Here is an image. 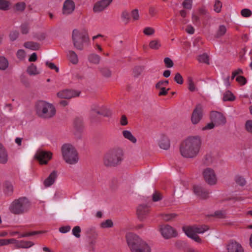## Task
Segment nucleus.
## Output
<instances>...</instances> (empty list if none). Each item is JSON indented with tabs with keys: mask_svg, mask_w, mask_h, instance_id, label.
<instances>
[{
	"mask_svg": "<svg viewBox=\"0 0 252 252\" xmlns=\"http://www.w3.org/2000/svg\"><path fill=\"white\" fill-rule=\"evenodd\" d=\"M201 145L202 140L200 136L198 135L189 136L181 143L180 153L185 158H194L200 153Z\"/></svg>",
	"mask_w": 252,
	"mask_h": 252,
	"instance_id": "nucleus-1",
	"label": "nucleus"
},
{
	"mask_svg": "<svg viewBox=\"0 0 252 252\" xmlns=\"http://www.w3.org/2000/svg\"><path fill=\"white\" fill-rule=\"evenodd\" d=\"M126 239L131 252H151L149 246L136 235L128 233Z\"/></svg>",
	"mask_w": 252,
	"mask_h": 252,
	"instance_id": "nucleus-2",
	"label": "nucleus"
},
{
	"mask_svg": "<svg viewBox=\"0 0 252 252\" xmlns=\"http://www.w3.org/2000/svg\"><path fill=\"white\" fill-rule=\"evenodd\" d=\"M123 160V150L120 148H115L104 155L103 163L106 166H116L121 164Z\"/></svg>",
	"mask_w": 252,
	"mask_h": 252,
	"instance_id": "nucleus-3",
	"label": "nucleus"
},
{
	"mask_svg": "<svg viewBox=\"0 0 252 252\" xmlns=\"http://www.w3.org/2000/svg\"><path fill=\"white\" fill-rule=\"evenodd\" d=\"M61 152L63 160L68 164H75L79 160L78 154L71 144L66 143L62 145Z\"/></svg>",
	"mask_w": 252,
	"mask_h": 252,
	"instance_id": "nucleus-4",
	"label": "nucleus"
},
{
	"mask_svg": "<svg viewBox=\"0 0 252 252\" xmlns=\"http://www.w3.org/2000/svg\"><path fill=\"white\" fill-rule=\"evenodd\" d=\"M37 115L43 118H50L56 114V109L51 103L45 101H39L36 104Z\"/></svg>",
	"mask_w": 252,
	"mask_h": 252,
	"instance_id": "nucleus-5",
	"label": "nucleus"
},
{
	"mask_svg": "<svg viewBox=\"0 0 252 252\" xmlns=\"http://www.w3.org/2000/svg\"><path fill=\"white\" fill-rule=\"evenodd\" d=\"M30 207V203L26 197L15 199L10 204L9 210L12 213L20 215L27 212Z\"/></svg>",
	"mask_w": 252,
	"mask_h": 252,
	"instance_id": "nucleus-6",
	"label": "nucleus"
},
{
	"mask_svg": "<svg viewBox=\"0 0 252 252\" xmlns=\"http://www.w3.org/2000/svg\"><path fill=\"white\" fill-rule=\"evenodd\" d=\"M72 39L74 47L79 50H82L84 49V44L89 42L88 32L85 30H73Z\"/></svg>",
	"mask_w": 252,
	"mask_h": 252,
	"instance_id": "nucleus-7",
	"label": "nucleus"
},
{
	"mask_svg": "<svg viewBox=\"0 0 252 252\" xmlns=\"http://www.w3.org/2000/svg\"><path fill=\"white\" fill-rule=\"evenodd\" d=\"M208 229L209 227L207 225L185 226L183 227L184 232L188 237L199 243H201L202 241L197 234H202Z\"/></svg>",
	"mask_w": 252,
	"mask_h": 252,
	"instance_id": "nucleus-8",
	"label": "nucleus"
},
{
	"mask_svg": "<svg viewBox=\"0 0 252 252\" xmlns=\"http://www.w3.org/2000/svg\"><path fill=\"white\" fill-rule=\"evenodd\" d=\"M202 176L204 181L210 186L215 185L218 182L216 174L211 168L207 167L202 172Z\"/></svg>",
	"mask_w": 252,
	"mask_h": 252,
	"instance_id": "nucleus-9",
	"label": "nucleus"
},
{
	"mask_svg": "<svg viewBox=\"0 0 252 252\" xmlns=\"http://www.w3.org/2000/svg\"><path fill=\"white\" fill-rule=\"evenodd\" d=\"M53 153L50 151L39 150L35 155V158L41 164H47L52 158Z\"/></svg>",
	"mask_w": 252,
	"mask_h": 252,
	"instance_id": "nucleus-10",
	"label": "nucleus"
},
{
	"mask_svg": "<svg viewBox=\"0 0 252 252\" xmlns=\"http://www.w3.org/2000/svg\"><path fill=\"white\" fill-rule=\"evenodd\" d=\"M203 117V108L201 104H197L193 110L191 121L193 125H196L199 123Z\"/></svg>",
	"mask_w": 252,
	"mask_h": 252,
	"instance_id": "nucleus-11",
	"label": "nucleus"
},
{
	"mask_svg": "<svg viewBox=\"0 0 252 252\" xmlns=\"http://www.w3.org/2000/svg\"><path fill=\"white\" fill-rule=\"evenodd\" d=\"M80 92L65 89L59 92L57 95L60 98L70 99L79 95Z\"/></svg>",
	"mask_w": 252,
	"mask_h": 252,
	"instance_id": "nucleus-12",
	"label": "nucleus"
},
{
	"mask_svg": "<svg viewBox=\"0 0 252 252\" xmlns=\"http://www.w3.org/2000/svg\"><path fill=\"white\" fill-rule=\"evenodd\" d=\"M160 231L162 236L165 239H169L176 236L175 231L169 225L161 226Z\"/></svg>",
	"mask_w": 252,
	"mask_h": 252,
	"instance_id": "nucleus-13",
	"label": "nucleus"
},
{
	"mask_svg": "<svg viewBox=\"0 0 252 252\" xmlns=\"http://www.w3.org/2000/svg\"><path fill=\"white\" fill-rule=\"evenodd\" d=\"M193 192L194 194L199 197L205 199L208 196V191L203 187L195 185L193 186Z\"/></svg>",
	"mask_w": 252,
	"mask_h": 252,
	"instance_id": "nucleus-14",
	"label": "nucleus"
},
{
	"mask_svg": "<svg viewBox=\"0 0 252 252\" xmlns=\"http://www.w3.org/2000/svg\"><path fill=\"white\" fill-rule=\"evenodd\" d=\"M113 0H102L95 3L94 10L95 12H98L103 10Z\"/></svg>",
	"mask_w": 252,
	"mask_h": 252,
	"instance_id": "nucleus-15",
	"label": "nucleus"
},
{
	"mask_svg": "<svg viewBox=\"0 0 252 252\" xmlns=\"http://www.w3.org/2000/svg\"><path fill=\"white\" fill-rule=\"evenodd\" d=\"M75 4L72 0H66L63 5V13L65 15L71 14L74 10Z\"/></svg>",
	"mask_w": 252,
	"mask_h": 252,
	"instance_id": "nucleus-16",
	"label": "nucleus"
},
{
	"mask_svg": "<svg viewBox=\"0 0 252 252\" xmlns=\"http://www.w3.org/2000/svg\"><path fill=\"white\" fill-rule=\"evenodd\" d=\"M149 209L148 206L146 205H140L137 209V215L139 219L143 220L148 215Z\"/></svg>",
	"mask_w": 252,
	"mask_h": 252,
	"instance_id": "nucleus-17",
	"label": "nucleus"
},
{
	"mask_svg": "<svg viewBox=\"0 0 252 252\" xmlns=\"http://www.w3.org/2000/svg\"><path fill=\"white\" fill-rule=\"evenodd\" d=\"M158 144L161 149L166 150L170 147V141L167 136L161 134L158 140Z\"/></svg>",
	"mask_w": 252,
	"mask_h": 252,
	"instance_id": "nucleus-18",
	"label": "nucleus"
},
{
	"mask_svg": "<svg viewBox=\"0 0 252 252\" xmlns=\"http://www.w3.org/2000/svg\"><path fill=\"white\" fill-rule=\"evenodd\" d=\"M58 177L57 172L53 171L49 176L44 180V185L45 187H49L55 183Z\"/></svg>",
	"mask_w": 252,
	"mask_h": 252,
	"instance_id": "nucleus-19",
	"label": "nucleus"
},
{
	"mask_svg": "<svg viewBox=\"0 0 252 252\" xmlns=\"http://www.w3.org/2000/svg\"><path fill=\"white\" fill-rule=\"evenodd\" d=\"M211 119L212 121L218 124H224L225 123L224 116L220 112H212L211 114Z\"/></svg>",
	"mask_w": 252,
	"mask_h": 252,
	"instance_id": "nucleus-20",
	"label": "nucleus"
},
{
	"mask_svg": "<svg viewBox=\"0 0 252 252\" xmlns=\"http://www.w3.org/2000/svg\"><path fill=\"white\" fill-rule=\"evenodd\" d=\"M8 161V154L5 147L0 143V163L5 164Z\"/></svg>",
	"mask_w": 252,
	"mask_h": 252,
	"instance_id": "nucleus-21",
	"label": "nucleus"
},
{
	"mask_svg": "<svg viewBox=\"0 0 252 252\" xmlns=\"http://www.w3.org/2000/svg\"><path fill=\"white\" fill-rule=\"evenodd\" d=\"M88 60L90 63L97 65L99 63L101 57L95 53H91L88 55Z\"/></svg>",
	"mask_w": 252,
	"mask_h": 252,
	"instance_id": "nucleus-22",
	"label": "nucleus"
},
{
	"mask_svg": "<svg viewBox=\"0 0 252 252\" xmlns=\"http://www.w3.org/2000/svg\"><path fill=\"white\" fill-rule=\"evenodd\" d=\"M122 135L123 137L127 140L130 141L131 143L135 144L137 142L136 138L133 135L132 133L128 130H124L122 131Z\"/></svg>",
	"mask_w": 252,
	"mask_h": 252,
	"instance_id": "nucleus-23",
	"label": "nucleus"
},
{
	"mask_svg": "<svg viewBox=\"0 0 252 252\" xmlns=\"http://www.w3.org/2000/svg\"><path fill=\"white\" fill-rule=\"evenodd\" d=\"M34 245V243L31 241H18L17 244L16 246L17 249H27L31 248Z\"/></svg>",
	"mask_w": 252,
	"mask_h": 252,
	"instance_id": "nucleus-24",
	"label": "nucleus"
},
{
	"mask_svg": "<svg viewBox=\"0 0 252 252\" xmlns=\"http://www.w3.org/2000/svg\"><path fill=\"white\" fill-rule=\"evenodd\" d=\"M74 127L76 132L80 133L82 132L83 128L82 121L81 119L77 118L74 122Z\"/></svg>",
	"mask_w": 252,
	"mask_h": 252,
	"instance_id": "nucleus-25",
	"label": "nucleus"
},
{
	"mask_svg": "<svg viewBox=\"0 0 252 252\" xmlns=\"http://www.w3.org/2000/svg\"><path fill=\"white\" fill-rule=\"evenodd\" d=\"M67 57L69 61L74 64H76L78 62L77 54L73 51H69L67 54Z\"/></svg>",
	"mask_w": 252,
	"mask_h": 252,
	"instance_id": "nucleus-26",
	"label": "nucleus"
},
{
	"mask_svg": "<svg viewBox=\"0 0 252 252\" xmlns=\"http://www.w3.org/2000/svg\"><path fill=\"white\" fill-rule=\"evenodd\" d=\"M214 160L215 158L211 154H207L203 159V163L205 165L208 166L213 163Z\"/></svg>",
	"mask_w": 252,
	"mask_h": 252,
	"instance_id": "nucleus-27",
	"label": "nucleus"
},
{
	"mask_svg": "<svg viewBox=\"0 0 252 252\" xmlns=\"http://www.w3.org/2000/svg\"><path fill=\"white\" fill-rule=\"evenodd\" d=\"M149 46L153 50H158L161 46L160 41L158 39H153L150 41Z\"/></svg>",
	"mask_w": 252,
	"mask_h": 252,
	"instance_id": "nucleus-28",
	"label": "nucleus"
},
{
	"mask_svg": "<svg viewBox=\"0 0 252 252\" xmlns=\"http://www.w3.org/2000/svg\"><path fill=\"white\" fill-rule=\"evenodd\" d=\"M27 72L29 74L32 75H36L40 73V71L38 70L37 67L33 63L28 67Z\"/></svg>",
	"mask_w": 252,
	"mask_h": 252,
	"instance_id": "nucleus-29",
	"label": "nucleus"
},
{
	"mask_svg": "<svg viewBox=\"0 0 252 252\" xmlns=\"http://www.w3.org/2000/svg\"><path fill=\"white\" fill-rule=\"evenodd\" d=\"M4 191L7 195H10L13 192V186L9 182H5L4 185Z\"/></svg>",
	"mask_w": 252,
	"mask_h": 252,
	"instance_id": "nucleus-30",
	"label": "nucleus"
},
{
	"mask_svg": "<svg viewBox=\"0 0 252 252\" xmlns=\"http://www.w3.org/2000/svg\"><path fill=\"white\" fill-rule=\"evenodd\" d=\"M24 46L25 48L30 49L32 50H37L39 48L38 44L32 41L25 42Z\"/></svg>",
	"mask_w": 252,
	"mask_h": 252,
	"instance_id": "nucleus-31",
	"label": "nucleus"
},
{
	"mask_svg": "<svg viewBox=\"0 0 252 252\" xmlns=\"http://www.w3.org/2000/svg\"><path fill=\"white\" fill-rule=\"evenodd\" d=\"M112 111L110 109L105 107L102 106L100 107L99 115L104 117H109L112 115Z\"/></svg>",
	"mask_w": 252,
	"mask_h": 252,
	"instance_id": "nucleus-32",
	"label": "nucleus"
},
{
	"mask_svg": "<svg viewBox=\"0 0 252 252\" xmlns=\"http://www.w3.org/2000/svg\"><path fill=\"white\" fill-rule=\"evenodd\" d=\"M100 107L96 105H93L91 108V118L94 120L95 119V114L99 115Z\"/></svg>",
	"mask_w": 252,
	"mask_h": 252,
	"instance_id": "nucleus-33",
	"label": "nucleus"
},
{
	"mask_svg": "<svg viewBox=\"0 0 252 252\" xmlns=\"http://www.w3.org/2000/svg\"><path fill=\"white\" fill-rule=\"evenodd\" d=\"M8 62L7 60L3 56H0V69L4 70L8 66Z\"/></svg>",
	"mask_w": 252,
	"mask_h": 252,
	"instance_id": "nucleus-34",
	"label": "nucleus"
},
{
	"mask_svg": "<svg viewBox=\"0 0 252 252\" xmlns=\"http://www.w3.org/2000/svg\"><path fill=\"white\" fill-rule=\"evenodd\" d=\"M178 215L175 213L163 214L161 215L162 219L165 221H171L177 217Z\"/></svg>",
	"mask_w": 252,
	"mask_h": 252,
	"instance_id": "nucleus-35",
	"label": "nucleus"
},
{
	"mask_svg": "<svg viewBox=\"0 0 252 252\" xmlns=\"http://www.w3.org/2000/svg\"><path fill=\"white\" fill-rule=\"evenodd\" d=\"M246 184L247 181L244 177L242 176L237 177V187H239L241 189H244Z\"/></svg>",
	"mask_w": 252,
	"mask_h": 252,
	"instance_id": "nucleus-36",
	"label": "nucleus"
},
{
	"mask_svg": "<svg viewBox=\"0 0 252 252\" xmlns=\"http://www.w3.org/2000/svg\"><path fill=\"white\" fill-rule=\"evenodd\" d=\"M226 247L227 252H236V241H230Z\"/></svg>",
	"mask_w": 252,
	"mask_h": 252,
	"instance_id": "nucleus-37",
	"label": "nucleus"
},
{
	"mask_svg": "<svg viewBox=\"0 0 252 252\" xmlns=\"http://www.w3.org/2000/svg\"><path fill=\"white\" fill-rule=\"evenodd\" d=\"M197 60L200 63H204L207 64H209V57L207 54L204 53L199 56Z\"/></svg>",
	"mask_w": 252,
	"mask_h": 252,
	"instance_id": "nucleus-38",
	"label": "nucleus"
},
{
	"mask_svg": "<svg viewBox=\"0 0 252 252\" xmlns=\"http://www.w3.org/2000/svg\"><path fill=\"white\" fill-rule=\"evenodd\" d=\"M226 32V27L223 25H221L219 27V29L216 33L215 37L216 38H220V37L224 35Z\"/></svg>",
	"mask_w": 252,
	"mask_h": 252,
	"instance_id": "nucleus-39",
	"label": "nucleus"
},
{
	"mask_svg": "<svg viewBox=\"0 0 252 252\" xmlns=\"http://www.w3.org/2000/svg\"><path fill=\"white\" fill-rule=\"evenodd\" d=\"M235 98V96L230 91H227L224 94L223 99L224 101H232Z\"/></svg>",
	"mask_w": 252,
	"mask_h": 252,
	"instance_id": "nucleus-40",
	"label": "nucleus"
},
{
	"mask_svg": "<svg viewBox=\"0 0 252 252\" xmlns=\"http://www.w3.org/2000/svg\"><path fill=\"white\" fill-rule=\"evenodd\" d=\"M101 73L105 77H110L111 75V71L106 67H99Z\"/></svg>",
	"mask_w": 252,
	"mask_h": 252,
	"instance_id": "nucleus-41",
	"label": "nucleus"
},
{
	"mask_svg": "<svg viewBox=\"0 0 252 252\" xmlns=\"http://www.w3.org/2000/svg\"><path fill=\"white\" fill-rule=\"evenodd\" d=\"M10 3L6 0H0V9L7 10L9 9Z\"/></svg>",
	"mask_w": 252,
	"mask_h": 252,
	"instance_id": "nucleus-42",
	"label": "nucleus"
},
{
	"mask_svg": "<svg viewBox=\"0 0 252 252\" xmlns=\"http://www.w3.org/2000/svg\"><path fill=\"white\" fill-rule=\"evenodd\" d=\"M143 33L147 36H151L154 34L155 30L150 27H146L143 29Z\"/></svg>",
	"mask_w": 252,
	"mask_h": 252,
	"instance_id": "nucleus-43",
	"label": "nucleus"
},
{
	"mask_svg": "<svg viewBox=\"0 0 252 252\" xmlns=\"http://www.w3.org/2000/svg\"><path fill=\"white\" fill-rule=\"evenodd\" d=\"M41 233H42V231H33V232H27V233H25L23 234H19H19H18V238H23V237H29L30 236L40 234Z\"/></svg>",
	"mask_w": 252,
	"mask_h": 252,
	"instance_id": "nucleus-44",
	"label": "nucleus"
},
{
	"mask_svg": "<svg viewBox=\"0 0 252 252\" xmlns=\"http://www.w3.org/2000/svg\"><path fill=\"white\" fill-rule=\"evenodd\" d=\"M113 225V223L111 220H107L100 223V227L102 228L112 227Z\"/></svg>",
	"mask_w": 252,
	"mask_h": 252,
	"instance_id": "nucleus-45",
	"label": "nucleus"
},
{
	"mask_svg": "<svg viewBox=\"0 0 252 252\" xmlns=\"http://www.w3.org/2000/svg\"><path fill=\"white\" fill-rule=\"evenodd\" d=\"M121 17L123 21L125 24H127L129 22L130 17L129 13L127 11H124L121 15Z\"/></svg>",
	"mask_w": 252,
	"mask_h": 252,
	"instance_id": "nucleus-46",
	"label": "nucleus"
},
{
	"mask_svg": "<svg viewBox=\"0 0 252 252\" xmlns=\"http://www.w3.org/2000/svg\"><path fill=\"white\" fill-rule=\"evenodd\" d=\"M188 88L191 92H194L196 90V88L192 79L189 77L188 79Z\"/></svg>",
	"mask_w": 252,
	"mask_h": 252,
	"instance_id": "nucleus-47",
	"label": "nucleus"
},
{
	"mask_svg": "<svg viewBox=\"0 0 252 252\" xmlns=\"http://www.w3.org/2000/svg\"><path fill=\"white\" fill-rule=\"evenodd\" d=\"M222 3L219 0H216L214 5V10L217 13H219L221 11Z\"/></svg>",
	"mask_w": 252,
	"mask_h": 252,
	"instance_id": "nucleus-48",
	"label": "nucleus"
},
{
	"mask_svg": "<svg viewBox=\"0 0 252 252\" xmlns=\"http://www.w3.org/2000/svg\"><path fill=\"white\" fill-rule=\"evenodd\" d=\"M81 228L79 226H75L72 230V234L76 238L80 237Z\"/></svg>",
	"mask_w": 252,
	"mask_h": 252,
	"instance_id": "nucleus-49",
	"label": "nucleus"
},
{
	"mask_svg": "<svg viewBox=\"0 0 252 252\" xmlns=\"http://www.w3.org/2000/svg\"><path fill=\"white\" fill-rule=\"evenodd\" d=\"M174 81L178 84H182L183 83V78L180 73H177L174 77Z\"/></svg>",
	"mask_w": 252,
	"mask_h": 252,
	"instance_id": "nucleus-50",
	"label": "nucleus"
},
{
	"mask_svg": "<svg viewBox=\"0 0 252 252\" xmlns=\"http://www.w3.org/2000/svg\"><path fill=\"white\" fill-rule=\"evenodd\" d=\"M26 7V4L24 2H18L15 4V9L17 11H23Z\"/></svg>",
	"mask_w": 252,
	"mask_h": 252,
	"instance_id": "nucleus-51",
	"label": "nucleus"
},
{
	"mask_svg": "<svg viewBox=\"0 0 252 252\" xmlns=\"http://www.w3.org/2000/svg\"><path fill=\"white\" fill-rule=\"evenodd\" d=\"M192 0H185L183 2V6L184 8L190 9L192 7Z\"/></svg>",
	"mask_w": 252,
	"mask_h": 252,
	"instance_id": "nucleus-52",
	"label": "nucleus"
},
{
	"mask_svg": "<svg viewBox=\"0 0 252 252\" xmlns=\"http://www.w3.org/2000/svg\"><path fill=\"white\" fill-rule=\"evenodd\" d=\"M216 218L223 219L225 217L226 214L224 211H217L215 212L214 215Z\"/></svg>",
	"mask_w": 252,
	"mask_h": 252,
	"instance_id": "nucleus-53",
	"label": "nucleus"
},
{
	"mask_svg": "<svg viewBox=\"0 0 252 252\" xmlns=\"http://www.w3.org/2000/svg\"><path fill=\"white\" fill-rule=\"evenodd\" d=\"M169 83L168 80L160 81L158 82L156 85V89H159V88H164Z\"/></svg>",
	"mask_w": 252,
	"mask_h": 252,
	"instance_id": "nucleus-54",
	"label": "nucleus"
},
{
	"mask_svg": "<svg viewBox=\"0 0 252 252\" xmlns=\"http://www.w3.org/2000/svg\"><path fill=\"white\" fill-rule=\"evenodd\" d=\"M164 63L165 64L166 67L168 68H171L173 66L174 63L173 61L168 57L165 58L164 59Z\"/></svg>",
	"mask_w": 252,
	"mask_h": 252,
	"instance_id": "nucleus-55",
	"label": "nucleus"
},
{
	"mask_svg": "<svg viewBox=\"0 0 252 252\" xmlns=\"http://www.w3.org/2000/svg\"><path fill=\"white\" fill-rule=\"evenodd\" d=\"M29 30V26L27 23H23L21 26V32L23 34H27Z\"/></svg>",
	"mask_w": 252,
	"mask_h": 252,
	"instance_id": "nucleus-56",
	"label": "nucleus"
},
{
	"mask_svg": "<svg viewBox=\"0 0 252 252\" xmlns=\"http://www.w3.org/2000/svg\"><path fill=\"white\" fill-rule=\"evenodd\" d=\"M192 21L196 26H199L200 24V18L194 13L192 15Z\"/></svg>",
	"mask_w": 252,
	"mask_h": 252,
	"instance_id": "nucleus-57",
	"label": "nucleus"
},
{
	"mask_svg": "<svg viewBox=\"0 0 252 252\" xmlns=\"http://www.w3.org/2000/svg\"><path fill=\"white\" fill-rule=\"evenodd\" d=\"M241 15L244 17H249L252 15V11L248 8H245L241 10Z\"/></svg>",
	"mask_w": 252,
	"mask_h": 252,
	"instance_id": "nucleus-58",
	"label": "nucleus"
},
{
	"mask_svg": "<svg viewBox=\"0 0 252 252\" xmlns=\"http://www.w3.org/2000/svg\"><path fill=\"white\" fill-rule=\"evenodd\" d=\"M131 15L133 20L136 21L139 19V15L138 9H135L133 10L131 12Z\"/></svg>",
	"mask_w": 252,
	"mask_h": 252,
	"instance_id": "nucleus-59",
	"label": "nucleus"
},
{
	"mask_svg": "<svg viewBox=\"0 0 252 252\" xmlns=\"http://www.w3.org/2000/svg\"><path fill=\"white\" fill-rule=\"evenodd\" d=\"M17 57L20 60H23L25 57V52L22 49L19 50L17 52Z\"/></svg>",
	"mask_w": 252,
	"mask_h": 252,
	"instance_id": "nucleus-60",
	"label": "nucleus"
},
{
	"mask_svg": "<svg viewBox=\"0 0 252 252\" xmlns=\"http://www.w3.org/2000/svg\"><path fill=\"white\" fill-rule=\"evenodd\" d=\"M237 82L241 85H244L247 83V80L241 75H237Z\"/></svg>",
	"mask_w": 252,
	"mask_h": 252,
	"instance_id": "nucleus-61",
	"label": "nucleus"
},
{
	"mask_svg": "<svg viewBox=\"0 0 252 252\" xmlns=\"http://www.w3.org/2000/svg\"><path fill=\"white\" fill-rule=\"evenodd\" d=\"M46 65L48 66L51 69H54L57 72L59 70V68L53 63L49 62H46Z\"/></svg>",
	"mask_w": 252,
	"mask_h": 252,
	"instance_id": "nucleus-62",
	"label": "nucleus"
},
{
	"mask_svg": "<svg viewBox=\"0 0 252 252\" xmlns=\"http://www.w3.org/2000/svg\"><path fill=\"white\" fill-rule=\"evenodd\" d=\"M246 128L247 131L252 133V120H248L245 124Z\"/></svg>",
	"mask_w": 252,
	"mask_h": 252,
	"instance_id": "nucleus-63",
	"label": "nucleus"
},
{
	"mask_svg": "<svg viewBox=\"0 0 252 252\" xmlns=\"http://www.w3.org/2000/svg\"><path fill=\"white\" fill-rule=\"evenodd\" d=\"M18 35L19 32L16 31L11 32L9 34L10 40L12 41L15 40L18 37Z\"/></svg>",
	"mask_w": 252,
	"mask_h": 252,
	"instance_id": "nucleus-64",
	"label": "nucleus"
}]
</instances>
